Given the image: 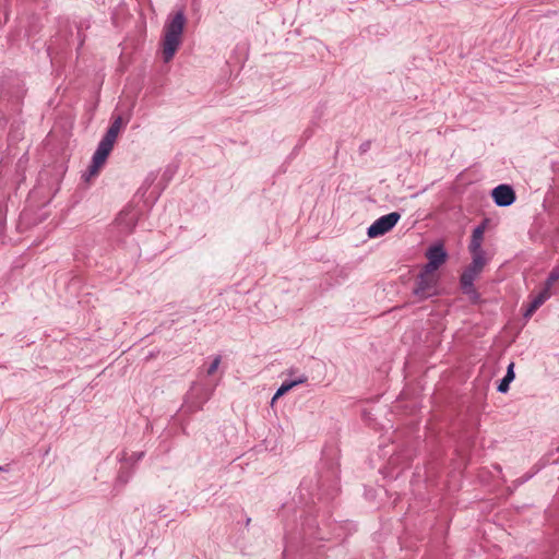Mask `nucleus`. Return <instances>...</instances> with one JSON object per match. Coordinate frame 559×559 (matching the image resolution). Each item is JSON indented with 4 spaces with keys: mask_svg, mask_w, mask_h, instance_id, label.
<instances>
[{
    "mask_svg": "<svg viewBox=\"0 0 559 559\" xmlns=\"http://www.w3.org/2000/svg\"><path fill=\"white\" fill-rule=\"evenodd\" d=\"M426 258L428 262L419 274L421 280L426 276L433 275V273L445 262L447 252L441 245H435L427 250Z\"/></svg>",
    "mask_w": 559,
    "mask_h": 559,
    "instance_id": "obj_3",
    "label": "nucleus"
},
{
    "mask_svg": "<svg viewBox=\"0 0 559 559\" xmlns=\"http://www.w3.org/2000/svg\"><path fill=\"white\" fill-rule=\"evenodd\" d=\"M401 214L397 212H391L376 219L367 230L369 238H377L389 233L400 221Z\"/></svg>",
    "mask_w": 559,
    "mask_h": 559,
    "instance_id": "obj_4",
    "label": "nucleus"
},
{
    "mask_svg": "<svg viewBox=\"0 0 559 559\" xmlns=\"http://www.w3.org/2000/svg\"><path fill=\"white\" fill-rule=\"evenodd\" d=\"M142 457H143V452H134L130 457L123 456L122 460L138 462Z\"/></svg>",
    "mask_w": 559,
    "mask_h": 559,
    "instance_id": "obj_16",
    "label": "nucleus"
},
{
    "mask_svg": "<svg viewBox=\"0 0 559 559\" xmlns=\"http://www.w3.org/2000/svg\"><path fill=\"white\" fill-rule=\"evenodd\" d=\"M514 362L509 364L507 373L503 379L500 381L498 385V391L501 393H506L509 390L510 383L514 380Z\"/></svg>",
    "mask_w": 559,
    "mask_h": 559,
    "instance_id": "obj_12",
    "label": "nucleus"
},
{
    "mask_svg": "<svg viewBox=\"0 0 559 559\" xmlns=\"http://www.w3.org/2000/svg\"><path fill=\"white\" fill-rule=\"evenodd\" d=\"M114 146L100 141L92 158V164L88 168V178L97 176L99 169L105 164L108 155Z\"/></svg>",
    "mask_w": 559,
    "mask_h": 559,
    "instance_id": "obj_7",
    "label": "nucleus"
},
{
    "mask_svg": "<svg viewBox=\"0 0 559 559\" xmlns=\"http://www.w3.org/2000/svg\"><path fill=\"white\" fill-rule=\"evenodd\" d=\"M288 390L287 389H284L282 385L277 389L276 393L274 394L273 399H272V403H274L275 400H277L278 397L283 396L285 393H287Z\"/></svg>",
    "mask_w": 559,
    "mask_h": 559,
    "instance_id": "obj_17",
    "label": "nucleus"
},
{
    "mask_svg": "<svg viewBox=\"0 0 559 559\" xmlns=\"http://www.w3.org/2000/svg\"><path fill=\"white\" fill-rule=\"evenodd\" d=\"M492 199L498 206H509L515 201V193L510 186L500 185L492 190Z\"/></svg>",
    "mask_w": 559,
    "mask_h": 559,
    "instance_id": "obj_8",
    "label": "nucleus"
},
{
    "mask_svg": "<svg viewBox=\"0 0 559 559\" xmlns=\"http://www.w3.org/2000/svg\"><path fill=\"white\" fill-rule=\"evenodd\" d=\"M485 230H486V223L480 224L473 230L471 242L468 246L469 251L483 250L481 243L484 240Z\"/></svg>",
    "mask_w": 559,
    "mask_h": 559,
    "instance_id": "obj_11",
    "label": "nucleus"
},
{
    "mask_svg": "<svg viewBox=\"0 0 559 559\" xmlns=\"http://www.w3.org/2000/svg\"><path fill=\"white\" fill-rule=\"evenodd\" d=\"M9 471H10V465L9 464L0 465V472H9Z\"/></svg>",
    "mask_w": 559,
    "mask_h": 559,
    "instance_id": "obj_20",
    "label": "nucleus"
},
{
    "mask_svg": "<svg viewBox=\"0 0 559 559\" xmlns=\"http://www.w3.org/2000/svg\"><path fill=\"white\" fill-rule=\"evenodd\" d=\"M221 356H216L213 361L211 362V365L209 366L207 370H206V373L207 376H212L214 374V372L218 369L219 367V364H221Z\"/></svg>",
    "mask_w": 559,
    "mask_h": 559,
    "instance_id": "obj_14",
    "label": "nucleus"
},
{
    "mask_svg": "<svg viewBox=\"0 0 559 559\" xmlns=\"http://www.w3.org/2000/svg\"><path fill=\"white\" fill-rule=\"evenodd\" d=\"M413 293L419 300L435 296L438 293L437 282H417Z\"/></svg>",
    "mask_w": 559,
    "mask_h": 559,
    "instance_id": "obj_9",
    "label": "nucleus"
},
{
    "mask_svg": "<svg viewBox=\"0 0 559 559\" xmlns=\"http://www.w3.org/2000/svg\"><path fill=\"white\" fill-rule=\"evenodd\" d=\"M308 380L307 376L302 374L300 377H298L297 379L295 380H292V381H284L281 385L284 388V389H287L288 391L292 390L294 386L298 385V384H302V383H306Z\"/></svg>",
    "mask_w": 559,
    "mask_h": 559,
    "instance_id": "obj_13",
    "label": "nucleus"
},
{
    "mask_svg": "<svg viewBox=\"0 0 559 559\" xmlns=\"http://www.w3.org/2000/svg\"><path fill=\"white\" fill-rule=\"evenodd\" d=\"M462 283V290L464 294H473L472 298L477 299V296L474 293L473 283L474 282H461Z\"/></svg>",
    "mask_w": 559,
    "mask_h": 559,
    "instance_id": "obj_15",
    "label": "nucleus"
},
{
    "mask_svg": "<svg viewBox=\"0 0 559 559\" xmlns=\"http://www.w3.org/2000/svg\"><path fill=\"white\" fill-rule=\"evenodd\" d=\"M140 212L133 207L128 206L122 210L116 218V225L120 233L130 234L136 226Z\"/></svg>",
    "mask_w": 559,
    "mask_h": 559,
    "instance_id": "obj_5",
    "label": "nucleus"
},
{
    "mask_svg": "<svg viewBox=\"0 0 559 559\" xmlns=\"http://www.w3.org/2000/svg\"><path fill=\"white\" fill-rule=\"evenodd\" d=\"M186 24V16L182 11H178L167 19L164 25V37L162 43V53L165 62H169L181 44V37Z\"/></svg>",
    "mask_w": 559,
    "mask_h": 559,
    "instance_id": "obj_1",
    "label": "nucleus"
},
{
    "mask_svg": "<svg viewBox=\"0 0 559 559\" xmlns=\"http://www.w3.org/2000/svg\"><path fill=\"white\" fill-rule=\"evenodd\" d=\"M128 480H129V475H124L123 473H120V474L118 475V478H117V481H118V483H120V484L124 485V484H127V483H128Z\"/></svg>",
    "mask_w": 559,
    "mask_h": 559,
    "instance_id": "obj_18",
    "label": "nucleus"
},
{
    "mask_svg": "<svg viewBox=\"0 0 559 559\" xmlns=\"http://www.w3.org/2000/svg\"><path fill=\"white\" fill-rule=\"evenodd\" d=\"M555 282H545L537 290L530 294V302L524 311V318H531L557 290Z\"/></svg>",
    "mask_w": 559,
    "mask_h": 559,
    "instance_id": "obj_2",
    "label": "nucleus"
},
{
    "mask_svg": "<svg viewBox=\"0 0 559 559\" xmlns=\"http://www.w3.org/2000/svg\"><path fill=\"white\" fill-rule=\"evenodd\" d=\"M547 280H551V281H555V280H559V269L558 270H554Z\"/></svg>",
    "mask_w": 559,
    "mask_h": 559,
    "instance_id": "obj_19",
    "label": "nucleus"
},
{
    "mask_svg": "<svg viewBox=\"0 0 559 559\" xmlns=\"http://www.w3.org/2000/svg\"><path fill=\"white\" fill-rule=\"evenodd\" d=\"M473 260L462 274L461 280H474L485 267L488 257L484 250L471 251Z\"/></svg>",
    "mask_w": 559,
    "mask_h": 559,
    "instance_id": "obj_6",
    "label": "nucleus"
},
{
    "mask_svg": "<svg viewBox=\"0 0 559 559\" xmlns=\"http://www.w3.org/2000/svg\"><path fill=\"white\" fill-rule=\"evenodd\" d=\"M122 118L119 116L117 117L112 123L110 124L109 129L107 130L106 134L104 135V138L100 140L111 146H114L117 138H118V134L122 128Z\"/></svg>",
    "mask_w": 559,
    "mask_h": 559,
    "instance_id": "obj_10",
    "label": "nucleus"
}]
</instances>
